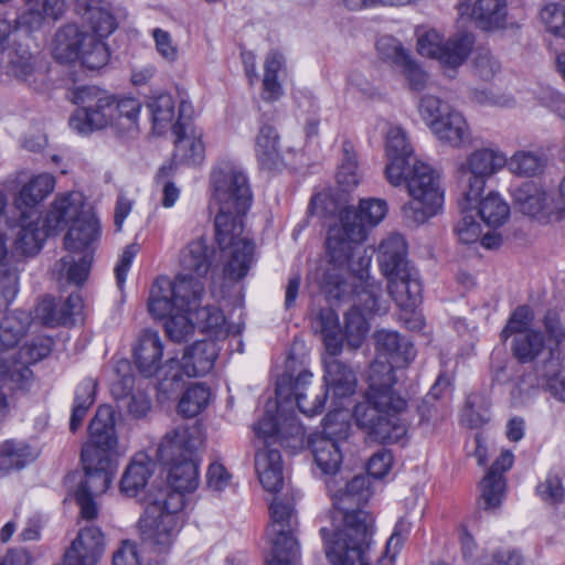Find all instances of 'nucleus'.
<instances>
[{
  "instance_id": "obj_1",
  "label": "nucleus",
  "mask_w": 565,
  "mask_h": 565,
  "mask_svg": "<svg viewBox=\"0 0 565 565\" xmlns=\"http://www.w3.org/2000/svg\"><path fill=\"white\" fill-rule=\"evenodd\" d=\"M204 446L202 426H177L158 446L157 459L168 470V487L150 497L139 521L143 543L156 553L168 552L181 530L184 493L199 487L200 454Z\"/></svg>"
},
{
  "instance_id": "obj_2",
  "label": "nucleus",
  "mask_w": 565,
  "mask_h": 565,
  "mask_svg": "<svg viewBox=\"0 0 565 565\" xmlns=\"http://www.w3.org/2000/svg\"><path fill=\"white\" fill-rule=\"evenodd\" d=\"M212 203L217 205L215 238L222 250L228 249L225 275L244 278L254 263L255 245L244 236L243 217L253 203V192L245 171L232 161L218 163L211 172Z\"/></svg>"
},
{
  "instance_id": "obj_3",
  "label": "nucleus",
  "mask_w": 565,
  "mask_h": 565,
  "mask_svg": "<svg viewBox=\"0 0 565 565\" xmlns=\"http://www.w3.org/2000/svg\"><path fill=\"white\" fill-rule=\"evenodd\" d=\"M330 478L327 487L333 502V530L322 527L326 554L333 565H371L373 516L362 507L372 492L366 476H355L338 488Z\"/></svg>"
},
{
  "instance_id": "obj_4",
  "label": "nucleus",
  "mask_w": 565,
  "mask_h": 565,
  "mask_svg": "<svg viewBox=\"0 0 565 565\" xmlns=\"http://www.w3.org/2000/svg\"><path fill=\"white\" fill-rule=\"evenodd\" d=\"M254 465L258 480L268 492L284 486L282 459L278 447L298 452L305 449V426H254Z\"/></svg>"
},
{
  "instance_id": "obj_5",
  "label": "nucleus",
  "mask_w": 565,
  "mask_h": 565,
  "mask_svg": "<svg viewBox=\"0 0 565 565\" xmlns=\"http://www.w3.org/2000/svg\"><path fill=\"white\" fill-rule=\"evenodd\" d=\"M377 260L394 301L404 310H414L422 300L423 287L417 270L407 260L404 237L391 234L384 238L379 245Z\"/></svg>"
},
{
  "instance_id": "obj_6",
  "label": "nucleus",
  "mask_w": 565,
  "mask_h": 565,
  "mask_svg": "<svg viewBox=\"0 0 565 565\" xmlns=\"http://www.w3.org/2000/svg\"><path fill=\"white\" fill-rule=\"evenodd\" d=\"M312 376L309 371L300 372L295 379L289 375L280 376L276 384V398L266 403V416L259 424H291L295 412L290 397L305 416L310 418L321 414L328 395L323 387L310 386Z\"/></svg>"
},
{
  "instance_id": "obj_7",
  "label": "nucleus",
  "mask_w": 565,
  "mask_h": 565,
  "mask_svg": "<svg viewBox=\"0 0 565 565\" xmlns=\"http://www.w3.org/2000/svg\"><path fill=\"white\" fill-rule=\"evenodd\" d=\"M46 225L54 234L71 225L64 238L70 252L85 250L100 235L99 222L93 213L84 210V198L79 192L58 195L46 214Z\"/></svg>"
},
{
  "instance_id": "obj_8",
  "label": "nucleus",
  "mask_w": 565,
  "mask_h": 565,
  "mask_svg": "<svg viewBox=\"0 0 565 565\" xmlns=\"http://www.w3.org/2000/svg\"><path fill=\"white\" fill-rule=\"evenodd\" d=\"M405 184L411 201L402 207L405 220L414 225L424 224L441 210L444 189L439 173L429 164L416 160L403 169L397 183Z\"/></svg>"
},
{
  "instance_id": "obj_9",
  "label": "nucleus",
  "mask_w": 565,
  "mask_h": 565,
  "mask_svg": "<svg viewBox=\"0 0 565 565\" xmlns=\"http://www.w3.org/2000/svg\"><path fill=\"white\" fill-rule=\"evenodd\" d=\"M395 382L391 361L376 360L371 364L369 390L353 408L355 424H382L384 416H395L406 409V401L393 390Z\"/></svg>"
},
{
  "instance_id": "obj_10",
  "label": "nucleus",
  "mask_w": 565,
  "mask_h": 565,
  "mask_svg": "<svg viewBox=\"0 0 565 565\" xmlns=\"http://www.w3.org/2000/svg\"><path fill=\"white\" fill-rule=\"evenodd\" d=\"M53 339L46 335L36 337L25 342L10 359H0V420L4 419L9 404L3 388L13 392H26L34 382V375L30 369L34 364L50 355Z\"/></svg>"
},
{
  "instance_id": "obj_11",
  "label": "nucleus",
  "mask_w": 565,
  "mask_h": 565,
  "mask_svg": "<svg viewBox=\"0 0 565 565\" xmlns=\"http://www.w3.org/2000/svg\"><path fill=\"white\" fill-rule=\"evenodd\" d=\"M204 295V285L201 280L178 275L172 281L169 277H158L151 286L148 311L154 319H164L177 310H191L196 308Z\"/></svg>"
},
{
  "instance_id": "obj_12",
  "label": "nucleus",
  "mask_w": 565,
  "mask_h": 565,
  "mask_svg": "<svg viewBox=\"0 0 565 565\" xmlns=\"http://www.w3.org/2000/svg\"><path fill=\"white\" fill-rule=\"evenodd\" d=\"M270 523L266 535L271 545L267 565H296L300 548L296 539L297 513L290 499L275 498L269 505Z\"/></svg>"
},
{
  "instance_id": "obj_13",
  "label": "nucleus",
  "mask_w": 565,
  "mask_h": 565,
  "mask_svg": "<svg viewBox=\"0 0 565 565\" xmlns=\"http://www.w3.org/2000/svg\"><path fill=\"white\" fill-rule=\"evenodd\" d=\"M52 54L61 63L81 60L89 70H99L109 60L107 45L76 24H66L57 30L52 41Z\"/></svg>"
},
{
  "instance_id": "obj_14",
  "label": "nucleus",
  "mask_w": 565,
  "mask_h": 565,
  "mask_svg": "<svg viewBox=\"0 0 565 565\" xmlns=\"http://www.w3.org/2000/svg\"><path fill=\"white\" fill-rule=\"evenodd\" d=\"M71 100L78 106L70 118V127L82 135L113 127L114 96L96 86H81L72 92Z\"/></svg>"
},
{
  "instance_id": "obj_15",
  "label": "nucleus",
  "mask_w": 565,
  "mask_h": 565,
  "mask_svg": "<svg viewBox=\"0 0 565 565\" xmlns=\"http://www.w3.org/2000/svg\"><path fill=\"white\" fill-rule=\"evenodd\" d=\"M544 331L548 342V359L537 367L541 385L559 402L565 403V377L562 375L561 343L565 339V324L562 312L557 309L547 310L543 319Z\"/></svg>"
},
{
  "instance_id": "obj_16",
  "label": "nucleus",
  "mask_w": 565,
  "mask_h": 565,
  "mask_svg": "<svg viewBox=\"0 0 565 565\" xmlns=\"http://www.w3.org/2000/svg\"><path fill=\"white\" fill-rule=\"evenodd\" d=\"M507 164V157L498 150L482 148L471 152L458 169L462 183L463 210L482 194L487 179Z\"/></svg>"
},
{
  "instance_id": "obj_17",
  "label": "nucleus",
  "mask_w": 565,
  "mask_h": 565,
  "mask_svg": "<svg viewBox=\"0 0 565 565\" xmlns=\"http://www.w3.org/2000/svg\"><path fill=\"white\" fill-rule=\"evenodd\" d=\"M512 195L521 213L541 223L559 222L565 217L564 203L556 202V198L533 181H525L515 186Z\"/></svg>"
},
{
  "instance_id": "obj_18",
  "label": "nucleus",
  "mask_w": 565,
  "mask_h": 565,
  "mask_svg": "<svg viewBox=\"0 0 565 565\" xmlns=\"http://www.w3.org/2000/svg\"><path fill=\"white\" fill-rule=\"evenodd\" d=\"M350 437V426H322L321 431L305 435V448H310L318 468L334 475L342 462L341 444Z\"/></svg>"
},
{
  "instance_id": "obj_19",
  "label": "nucleus",
  "mask_w": 565,
  "mask_h": 565,
  "mask_svg": "<svg viewBox=\"0 0 565 565\" xmlns=\"http://www.w3.org/2000/svg\"><path fill=\"white\" fill-rule=\"evenodd\" d=\"M185 104L180 106V115L172 126L174 135L173 166L174 164H201L204 160L205 147L203 143V131L189 118H183Z\"/></svg>"
},
{
  "instance_id": "obj_20",
  "label": "nucleus",
  "mask_w": 565,
  "mask_h": 565,
  "mask_svg": "<svg viewBox=\"0 0 565 565\" xmlns=\"http://www.w3.org/2000/svg\"><path fill=\"white\" fill-rule=\"evenodd\" d=\"M388 211L385 200L377 198L362 199L356 209L348 207L341 213L340 221L353 241H364L370 228L379 225Z\"/></svg>"
},
{
  "instance_id": "obj_21",
  "label": "nucleus",
  "mask_w": 565,
  "mask_h": 565,
  "mask_svg": "<svg viewBox=\"0 0 565 565\" xmlns=\"http://www.w3.org/2000/svg\"><path fill=\"white\" fill-rule=\"evenodd\" d=\"M361 242L350 238L343 223L330 227L326 242L330 263L340 268H348L363 278L371 260L367 257H359L358 266H355L354 257L358 254V244Z\"/></svg>"
},
{
  "instance_id": "obj_22",
  "label": "nucleus",
  "mask_w": 565,
  "mask_h": 565,
  "mask_svg": "<svg viewBox=\"0 0 565 565\" xmlns=\"http://www.w3.org/2000/svg\"><path fill=\"white\" fill-rule=\"evenodd\" d=\"M515 359L521 363H530L536 361L533 374H526L521 380V390L526 387H537L546 392V387L540 384L537 367L544 360L548 359V342L544 335L537 330H529L518 334L513 339L512 345Z\"/></svg>"
},
{
  "instance_id": "obj_23",
  "label": "nucleus",
  "mask_w": 565,
  "mask_h": 565,
  "mask_svg": "<svg viewBox=\"0 0 565 565\" xmlns=\"http://www.w3.org/2000/svg\"><path fill=\"white\" fill-rule=\"evenodd\" d=\"M88 429L89 439L82 447V462H88L90 467L100 462L117 463L121 452L116 426H88Z\"/></svg>"
},
{
  "instance_id": "obj_24",
  "label": "nucleus",
  "mask_w": 565,
  "mask_h": 565,
  "mask_svg": "<svg viewBox=\"0 0 565 565\" xmlns=\"http://www.w3.org/2000/svg\"><path fill=\"white\" fill-rule=\"evenodd\" d=\"M15 227V249L28 256L39 253L46 237L54 234L46 225V218L42 222L34 209L21 211Z\"/></svg>"
},
{
  "instance_id": "obj_25",
  "label": "nucleus",
  "mask_w": 565,
  "mask_h": 565,
  "mask_svg": "<svg viewBox=\"0 0 565 565\" xmlns=\"http://www.w3.org/2000/svg\"><path fill=\"white\" fill-rule=\"evenodd\" d=\"M458 14L469 17L483 31H494L505 26L508 4L505 0H477L471 6L470 0H458Z\"/></svg>"
},
{
  "instance_id": "obj_26",
  "label": "nucleus",
  "mask_w": 565,
  "mask_h": 565,
  "mask_svg": "<svg viewBox=\"0 0 565 565\" xmlns=\"http://www.w3.org/2000/svg\"><path fill=\"white\" fill-rule=\"evenodd\" d=\"M83 309V299L78 292L71 294L66 299L43 297L35 308V317L49 327L66 326L74 322Z\"/></svg>"
},
{
  "instance_id": "obj_27",
  "label": "nucleus",
  "mask_w": 565,
  "mask_h": 565,
  "mask_svg": "<svg viewBox=\"0 0 565 565\" xmlns=\"http://www.w3.org/2000/svg\"><path fill=\"white\" fill-rule=\"evenodd\" d=\"M513 461L514 456L511 451H502L481 480V502L484 510H493L501 505L507 487L504 473L512 467Z\"/></svg>"
},
{
  "instance_id": "obj_28",
  "label": "nucleus",
  "mask_w": 565,
  "mask_h": 565,
  "mask_svg": "<svg viewBox=\"0 0 565 565\" xmlns=\"http://www.w3.org/2000/svg\"><path fill=\"white\" fill-rule=\"evenodd\" d=\"M385 150L388 158L385 168L386 179L390 183H397L403 169L417 160L404 129L398 126L390 127L386 132Z\"/></svg>"
},
{
  "instance_id": "obj_29",
  "label": "nucleus",
  "mask_w": 565,
  "mask_h": 565,
  "mask_svg": "<svg viewBox=\"0 0 565 565\" xmlns=\"http://www.w3.org/2000/svg\"><path fill=\"white\" fill-rule=\"evenodd\" d=\"M163 342L158 332L145 330L134 349V360L139 373L152 377L162 366Z\"/></svg>"
},
{
  "instance_id": "obj_30",
  "label": "nucleus",
  "mask_w": 565,
  "mask_h": 565,
  "mask_svg": "<svg viewBox=\"0 0 565 565\" xmlns=\"http://www.w3.org/2000/svg\"><path fill=\"white\" fill-rule=\"evenodd\" d=\"M216 343L213 341H196L184 350L182 359L178 362L180 370L190 377L204 376L214 367L217 358ZM177 361L170 360V364Z\"/></svg>"
},
{
  "instance_id": "obj_31",
  "label": "nucleus",
  "mask_w": 565,
  "mask_h": 565,
  "mask_svg": "<svg viewBox=\"0 0 565 565\" xmlns=\"http://www.w3.org/2000/svg\"><path fill=\"white\" fill-rule=\"evenodd\" d=\"M324 391H331L334 398L351 396L358 380L353 370L338 359H324Z\"/></svg>"
},
{
  "instance_id": "obj_32",
  "label": "nucleus",
  "mask_w": 565,
  "mask_h": 565,
  "mask_svg": "<svg viewBox=\"0 0 565 565\" xmlns=\"http://www.w3.org/2000/svg\"><path fill=\"white\" fill-rule=\"evenodd\" d=\"M277 129L268 124L263 125L255 138V156L262 170L274 171L282 163Z\"/></svg>"
},
{
  "instance_id": "obj_33",
  "label": "nucleus",
  "mask_w": 565,
  "mask_h": 565,
  "mask_svg": "<svg viewBox=\"0 0 565 565\" xmlns=\"http://www.w3.org/2000/svg\"><path fill=\"white\" fill-rule=\"evenodd\" d=\"M435 137L452 148H461L471 140V131L465 116L456 108L430 130Z\"/></svg>"
},
{
  "instance_id": "obj_34",
  "label": "nucleus",
  "mask_w": 565,
  "mask_h": 565,
  "mask_svg": "<svg viewBox=\"0 0 565 565\" xmlns=\"http://www.w3.org/2000/svg\"><path fill=\"white\" fill-rule=\"evenodd\" d=\"M213 250L203 238L194 239L181 253V275L199 279L207 274L211 267Z\"/></svg>"
},
{
  "instance_id": "obj_35",
  "label": "nucleus",
  "mask_w": 565,
  "mask_h": 565,
  "mask_svg": "<svg viewBox=\"0 0 565 565\" xmlns=\"http://www.w3.org/2000/svg\"><path fill=\"white\" fill-rule=\"evenodd\" d=\"M376 350L395 363H408L415 358L414 345L396 331L380 330L374 334Z\"/></svg>"
},
{
  "instance_id": "obj_36",
  "label": "nucleus",
  "mask_w": 565,
  "mask_h": 565,
  "mask_svg": "<svg viewBox=\"0 0 565 565\" xmlns=\"http://www.w3.org/2000/svg\"><path fill=\"white\" fill-rule=\"evenodd\" d=\"M142 104L135 97H114L113 127L119 134L134 135L138 131L139 115Z\"/></svg>"
},
{
  "instance_id": "obj_37",
  "label": "nucleus",
  "mask_w": 565,
  "mask_h": 565,
  "mask_svg": "<svg viewBox=\"0 0 565 565\" xmlns=\"http://www.w3.org/2000/svg\"><path fill=\"white\" fill-rule=\"evenodd\" d=\"M284 62V56L277 51L269 52L265 58L260 97L266 103H275L284 95V87L278 78Z\"/></svg>"
},
{
  "instance_id": "obj_38",
  "label": "nucleus",
  "mask_w": 565,
  "mask_h": 565,
  "mask_svg": "<svg viewBox=\"0 0 565 565\" xmlns=\"http://www.w3.org/2000/svg\"><path fill=\"white\" fill-rule=\"evenodd\" d=\"M38 456V449L22 440H6L0 445V466L7 470L23 469Z\"/></svg>"
},
{
  "instance_id": "obj_39",
  "label": "nucleus",
  "mask_w": 565,
  "mask_h": 565,
  "mask_svg": "<svg viewBox=\"0 0 565 565\" xmlns=\"http://www.w3.org/2000/svg\"><path fill=\"white\" fill-rule=\"evenodd\" d=\"M139 457L132 459L120 480L121 493L130 498L136 497L146 487L152 473L150 459L145 455Z\"/></svg>"
},
{
  "instance_id": "obj_40",
  "label": "nucleus",
  "mask_w": 565,
  "mask_h": 565,
  "mask_svg": "<svg viewBox=\"0 0 565 565\" xmlns=\"http://www.w3.org/2000/svg\"><path fill=\"white\" fill-rule=\"evenodd\" d=\"M85 470V479L78 484L77 490H83L93 495H99L106 492L113 482V478L117 470V463L100 462V465L89 466L83 462Z\"/></svg>"
},
{
  "instance_id": "obj_41",
  "label": "nucleus",
  "mask_w": 565,
  "mask_h": 565,
  "mask_svg": "<svg viewBox=\"0 0 565 565\" xmlns=\"http://www.w3.org/2000/svg\"><path fill=\"white\" fill-rule=\"evenodd\" d=\"M55 180L50 173H42L31 179L21 189L15 204L20 209L25 206L33 209L35 204L44 200L54 189Z\"/></svg>"
},
{
  "instance_id": "obj_42",
  "label": "nucleus",
  "mask_w": 565,
  "mask_h": 565,
  "mask_svg": "<svg viewBox=\"0 0 565 565\" xmlns=\"http://www.w3.org/2000/svg\"><path fill=\"white\" fill-rule=\"evenodd\" d=\"M30 323L31 318L24 311L8 313L0 323V351L13 348L25 333Z\"/></svg>"
},
{
  "instance_id": "obj_43",
  "label": "nucleus",
  "mask_w": 565,
  "mask_h": 565,
  "mask_svg": "<svg viewBox=\"0 0 565 565\" xmlns=\"http://www.w3.org/2000/svg\"><path fill=\"white\" fill-rule=\"evenodd\" d=\"M451 387V376L446 373H440L426 396L422 399L417 407L420 415V424L424 422L438 420L440 405L437 401L448 393Z\"/></svg>"
},
{
  "instance_id": "obj_44",
  "label": "nucleus",
  "mask_w": 565,
  "mask_h": 565,
  "mask_svg": "<svg viewBox=\"0 0 565 565\" xmlns=\"http://www.w3.org/2000/svg\"><path fill=\"white\" fill-rule=\"evenodd\" d=\"M475 43L470 33H458L443 43V52L439 62L449 67L461 65L470 54Z\"/></svg>"
},
{
  "instance_id": "obj_45",
  "label": "nucleus",
  "mask_w": 565,
  "mask_h": 565,
  "mask_svg": "<svg viewBox=\"0 0 565 565\" xmlns=\"http://www.w3.org/2000/svg\"><path fill=\"white\" fill-rule=\"evenodd\" d=\"M84 21L92 29V33L98 40L110 35L117 28L116 20L109 9L99 2L89 3L84 13Z\"/></svg>"
},
{
  "instance_id": "obj_46",
  "label": "nucleus",
  "mask_w": 565,
  "mask_h": 565,
  "mask_svg": "<svg viewBox=\"0 0 565 565\" xmlns=\"http://www.w3.org/2000/svg\"><path fill=\"white\" fill-rule=\"evenodd\" d=\"M363 430L367 445H399L404 447L408 441L406 426H358Z\"/></svg>"
},
{
  "instance_id": "obj_47",
  "label": "nucleus",
  "mask_w": 565,
  "mask_h": 565,
  "mask_svg": "<svg viewBox=\"0 0 565 565\" xmlns=\"http://www.w3.org/2000/svg\"><path fill=\"white\" fill-rule=\"evenodd\" d=\"M321 335L329 359H335L342 351L343 337L340 329L338 316L332 311H323L319 315Z\"/></svg>"
},
{
  "instance_id": "obj_48",
  "label": "nucleus",
  "mask_w": 565,
  "mask_h": 565,
  "mask_svg": "<svg viewBox=\"0 0 565 565\" xmlns=\"http://www.w3.org/2000/svg\"><path fill=\"white\" fill-rule=\"evenodd\" d=\"M478 203V214L489 227H499L505 223L510 215L508 203L495 192H490Z\"/></svg>"
},
{
  "instance_id": "obj_49",
  "label": "nucleus",
  "mask_w": 565,
  "mask_h": 565,
  "mask_svg": "<svg viewBox=\"0 0 565 565\" xmlns=\"http://www.w3.org/2000/svg\"><path fill=\"white\" fill-rule=\"evenodd\" d=\"M210 388L201 383L190 386L180 398L179 413L185 418L198 416L209 404Z\"/></svg>"
},
{
  "instance_id": "obj_50",
  "label": "nucleus",
  "mask_w": 565,
  "mask_h": 565,
  "mask_svg": "<svg viewBox=\"0 0 565 565\" xmlns=\"http://www.w3.org/2000/svg\"><path fill=\"white\" fill-rule=\"evenodd\" d=\"M151 115L154 130L162 134L174 118V100L172 95L160 93L149 98L147 104Z\"/></svg>"
},
{
  "instance_id": "obj_51",
  "label": "nucleus",
  "mask_w": 565,
  "mask_h": 565,
  "mask_svg": "<svg viewBox=\"0 0 565 565\" xmlns=\"http://www.w3.org/2000/svg\"><path fill=\"white\" fill-rule=\"evenodd\" d=\"M337 178L344 191L356 186L360 181L356 154L354 146L350 140L342 142V159Z\"/></svg>"
},
{
  "instance_id": "obj_52",
  "label": "nucleus",
  "mask_w": 565,
  "mask_h": 565,
  "mask_svg": "<svg viewBox=\"0 0 565 565\" xmlns=\"http://www.w3.org/2000/svg\"><path fill=\"white\" fill-rule=\"evenodd\" d=\"M418 114L426 126L431 130L455 108L436 95L426 94L420 97L417 105Z\"/></svg>"
},
{
  "instance_id": "obj_53",
  "label": "nucleus",
  "mask_w": 565,
  "mask_h": 565,
  "mask_svg": "<svg viewBox=\"0 0 565 565\" xmlns=\"http://www.w3.org/2000/svg\"><path fill=\"white\" fill-rule=\"evenodd\" d=\"M369 331L366 318L356 306L351 308L344 317V338L352 349L363 343Z\"/></svg>"
},
{
  "instance_id": "obj_54",
  "label": "nucleus",
  "mask_w": 565,
  "mask_h": 565,
  "mask_svg": "<svg viewBox=\"0 0 565 565\" xmlns=\"http://www.w3.org/2000/svg\"><path fill=\"white\" fill-rule=\"evenodd\" d=\"M190 315H193V310H177L167 318L164 329L172 341L180 343L193 334L194 322Z\"/></svg>"
},
{
  "instance_id": "obj_55",
  "label": "nucleus",
  "mask_w": 565,
  "mask_h": 565,
  "mask_svg": "<svg viewBox=\"0 0 565 565\" xmlns=\"http://www.w3.org/2000/svg\"><path fill=\"white\" fill-rule=\"evenodd\" d=\"M192 309L199 328L206 333L220 335L224 333L225 317L223 312L214 306L200 307Z\"/></svg>"
},
{
  "instance_id": "obj_56",
  "label": "nucleus",
  "mask_w": 565,
  "mask_h": 565,
  "mask_svg": "<svg viewBox=\"0 0 565 565\" xmlns=\"http://www.w3.org/2000/svg\"><path fill=\"white\" fill-rule=\"evenodd\" d=\"M9 73L17 79L33 85L39 77L36 58L29 52L15 54L10 61Z\"/></svg>"
},
{
  "instance_id": "obj_57",
  "label": "nucleus",
  "mask_w": 565,
  "mask_h": 565,
  "mask_svg": "<svg viewBox=\"0 0 565 565\" xmlns=\"http://www.w3.org/2000/svg\"><path fill=\"white\" fill-rule=\"evenodd\" d=\"M507 164L511 172L531 177L540 173L544 168V160L541 156L531 151H518L515 152Z\"/></svg>"
},
{
  "instance_id": "obj_58",
  "label": "nucleus",
  "mask_w": 565,
  "mask_h": 565,
  "mask_svg": "<svg viewBox=\"0 0 565 565\" xmlns=\"http://www.w3.org/2000/svg\"><path fill=\"white\" fill-rule=\"evenodd\" d=\"M92 260L93 257L89 254L82 256L78 262L67 256L61 258L56 266H58L61 271L66 273L67 281L81 286L89 275Z\"/></svg>"
},
{
  "instance_id": "obj_59",
  "label": "nucleus",
  "mask_w": 565,
  "mask_h": 565,
  "mask_svg": "<svg viewBox=\"0 0 565 565\" xmlns=\"http://www.w3.org/2000/svg\"><path fill=\"white\" fill-rule=\"evenodd\" d=\"M459 206L462 212V217L456 225V234L459 241L463 244H472L481 237V225L477 222L476 216L468 212L476 207V203L463 210V198L459 201Z\"/></svg>"
},
{
  "instance_id": "obj_60",
  "label": "nucleus",
  "mask_w": 565,
  "mask_h": 565,
  "mask_svg": "<svg viewBox=\"0 0 565 565\" xmlns=\"http://www.w3.org/2000/svg\"><path fill=\"white\" fill-rule=\"evenodd\" d=\"M409 532L411 523L405 518H401L396 522L394 531L386 542L385 550L379 558L381 565H391L394 562Z\"/></svg>"
},
{
  "instance_id": "obj_61",
  "label": "nucleus",
  "mask_w": 565,
  "mask_h": 565,
  "mask_svg": "<svg viewBox=\"0 0 565 565\" xmlns=\"http://www.w3.org/2000/svg\"><path fill=\"white\" fill-rule=\"evenodd\" d=\"M534 319L533 310L529 306H519L511 315L507 326L501 331V338L505 341L511 334H521L529 331V326Z\"/></svg>"
},
{
  "instance_id": "obj_62",
  "label": "nucleus",
  "mask_w": 565,
  "mask_h": 565,
  "mask_svg": "<svg viewBox=\"0 0 565 565\" xmlns=\"http://www.w3.org/2000/svg\"><path fill=\"white\" fill-rule=\"evenodd\" d=\"M411 90L422 92L427 87L429 76L423 67L409 55L399 66Z\"/></svg>"
},
{
  "instance_id": "obj_63",
  "label": "nucleus",
  "mask_w": 565,
  "mask_h": 565,
  "mask_svg": "<svg viewBox=\"0 0 565 565\" xmlns=\"http://www.w3.org/2000/svg\"><path fill=\"white\" fill-rule=\"evenodd\" d=\"M541 19L551 33L565 38V6L546 4L541 10Z\"/></svg>"
},
{
  "instance_id": "obj_64",
  "label": "nucleus",
  "mask_w": 565,
  "mask_h": 565,
  "mask_svg": "<svg viewBox=\"0 0 565 565\" xmlns=\"http://www.w3.org/2000/svg\"><path fill=\"white\" fill-rule=\"evenodd\" d=\"M523 557L518 550L500 547L480 555L479 565H522Z\"/></svg>"
}]
</instances>
